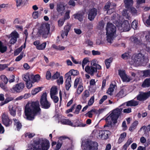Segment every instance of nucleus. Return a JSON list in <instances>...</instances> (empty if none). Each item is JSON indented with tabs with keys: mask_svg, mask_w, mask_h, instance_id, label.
<instances>
[{
	"mask_svg": "<svg viewBox=\"0 0 150 150\" xmlns=\"http://www.w3.org/2000/svg\"><path fill=\"white\" fill-rule=\"evenodd\" d=\"M40 110L39 102L28 103L25 109L26 119L30 120H33L35 115L40 114Z\"/></svg>",
	"mask_w": 150,
	"mask_h": 150,
	"instance_id": "f257e3e1",
	"label": "nucleus"
},
{
	"mask_svg": "<svg viewBox=\"0 0 150 150\" xmlns=\"http://www.w3.org/2000/svg\"><path fill=\"white\" fill-rule=\"evenodd\" d=\"M50 146L49 141L45 139H40L35 141L32 147L33 150H48Z\"/></svg>",
	"mask_w": 150,
	"mask_h": 150,
	"instance_id": "f03ea898",
	"label": "nucleus"
},
{
	"mask_svg": "<svg viewBox=\"0 0 150 150\" xmlns=\"http://www.w3.org/2000/svg\"><path fill=\"white\" fill-rule=\"evenodd\" d=\"M107 31V40L108 42L112 43L115 37L116 28L115 26L111 23H108L106 28Z\"/></svg>",
	"mask_w": 150,
	"mask_h": 150,
	"instance_id": "7ed1b4c3",
	"label": "nucleus"
},
{
	"mask_svg": "<svg viewBox=\"0 0 150 150\" xmlns=\"http://www.w3.org/2000/svg\"><path fill=\"white\" fill-rule=\"evenodd\" d=\"M122 109L118 108L114 110L111 114L105 119L106 122L110 124L112 123H116L118 118L122 114Z\"/></svg>",
	"mask_w": 150,
	"mask_h": 150,
	"instance_id": "20e7f679",
	"label": "nucleus"
},
{
	"mask_svg": "<svg viewBox=\"0 0 150 150\" xmlns=\"http://www.w3.org/2000/svg\"><path fill=\"white\" fill-rule=\"evenodd\" d=\"M38 32L44 38L50 36V25L47 23L41 24L39 28Z\"/></svg>",
	"mask_w": 150,
	"mask_h": 150,
	"instance_id": "39448f33",
	"label": "nucleus"
},
{
	"mask_svg": "<svg viewBox=\"0 0 150 150\" xmlns=\"http://www.w3.org/2000/svg\"><path fill=\"white\" fill-rule=\"evenodd\" d=\"M98 144L96 142L91 141H87L84 146V150H97Z\"/></svg>",
	"mask_w": 150,
	"mask_h": 150,
	"instance_id": "423d86ee",
	"label": "nucleus"
},
{
	"mask_svg": "<svg viewBox=\"0 0 150 150\" xmlns=\"http://www.w3.org/2000/svg\"><path fill=\"white\" fill-rule=\"evenodd\" d=\"M115 24L119 29L122 31H127L130 29V24L127 20L125 21L122 24L117 22Z\"/></svg>",
	"mask_w": 150,
	"mask_h": 150,
	"instance_id": "0eeeda50",
	"label": "nucleus"
},
{
	"mask_svg": "<svg viewBox=\"0 0 150 150\" xmlns=\"http://www.w3.org/2000/svg\"><path fill=\"white\" fill-rule=\"evenodd\" d=\"M24 86V84L23 83H19L14 85L11 89V91L15 93H20L23 91Z\"/></svg>",
	"mask_w": 150,
	"mask_h": 150,
	"instance_id": "6e6552de",
	"label": "nucleus"
},
{
	"mask_svg": "<svg viewBox=\"0 0 150 150\" xmlns=\"http://www.w3.org/2000/svg\"><path fill=\"white\" fill-rule=\"evenodd\" d=\"M144 56L141 53L138 54L134 56H133L131 59V64H140L144 60Z\"/></svg>",
	"mask_w": 150,
	"mask_h": 150,
	"instance_id": "1a4fd4ad",
	"label": "nucleus"
},
{
	"mask_svg": "<svg viewBox=\"0 0 150 150\" xmlns=\"http://www.w3.org/2000/svg\"><path fill=\"white\" fill-rule=\"evenodd\" d=\"M1 118L2 123L6 127H9L11 125L12 121L9 118L6 112L2 113Z\"/></svg>",
	"mask_w": 150,
	"mask_h": 150,
	"instance_id": "9d476101",
	"label": "nucleus"
},
{
	"mask_svg": "<svg viewBox=\"0 0 150 150\" xmlns=\"http://www.w3.org/2000/svg\"><path fill=\"white\" fill-rule=\"evenodd\" d=\"M40 102L42 106L45 108L47 109L50 107V103L47 100V94L46 93H44L42 94Z\"/></svg>",
	"mask_w": 150,
	"mask_h": 150,
	"instance_id": "9b49d317",
	"label": "nucleus"
},
{
	"mask_svg": "<svg viewBox=\"0 0 150 150\" xmlns=\"http://www.w3.org/2000/svg\"><path fill=\"white\" fill-rule=\"evenodd\" d=\"M65 6L63 2H60L57 4V10L61 16L64 13Z\"/></svg>",
	"mask_w": 150,
	"mask_h": 150,
	"instance_id": "f8f14e48",
	"label": "nucleus"
},
{
	"mask_svg": "<svg viewBox=\"0 0 150 150\" xmlns=\"http://www.w3.org/2000/svg\"><path fill=\"white\" fill-rule=\"evenodd\" d=\"M97 69H98L94 67L90 66L88 65L86 66L85 69L86 72L91 76H93L94 74L97 72Z\"/></svg>",
	"mask_w": 150,
	"mask_h": 150,
	"instance_id": "ddd939ff",
	"label": "nucleus"
},
{
	"mask_svg": "<svg viewBox=\"0 0 150 150\" xmlns=\"http://www.w3.org/2000/svg\"><path fill=\"white\" fill-rule=\"evenodd\" d=\"M150 96V91L146 93L141 92L137 96V99L139 101L146 100Z\"/></svg>",
	"mask_w": 150,
	"mask_h": 150,
	"instance_id": "4468645a",
	"label": "nucleus"
},
{
	"mask_svg": "<svg viewBox=\"0 0 150 150\" xmlns=\"http://www.w3.org/2000/svg\"><path fill=\"white\" fill-rule=\"evenodd\" d=\"M97 10L95 8L91 9L89 12L88 18L90 21L93 20L97 15Z\"/></svg>",
	"mask_w": 150,
	"mask_h": 150,
	"instance_id": "2eb2a0df",
	"label": "nucleus"
},
{
	"mask_svg": "<svg viewBox=\"0 0 150 150\" xmlns=\"http://www.w3.org/2000/svg\"><path fill=\"white\" fill-rule=\"evenodd\" d=\"M127 89L128 88L127 87L122 88L117 94L116 96L119 98H122L123 97L126 95Z\"/></svg>",
	"mask_w": 150,
	"mask_h": 150,
	"instance_id": "dca6fc26",
	"label": "nucleus"
},
{
	"mask_svg": "<svg viewBox=\"0 0 150 150\" xmlns=\"http://www.w3.org/2000/svg\"><path fill=\"white\" fill-rule=\"evenodd\" d=\"M126 103V105L127 106H137L138 105L139 102L138 101L134 100H132L127 102L126 103H125L121 105L120 107L123 106Z\"/></svg>",
	"mask_w": 150,
	"mask_h": 150,
	"instance_id": "f3484780",
	"label": "nucleus"
},
{
	"mask_svg": "<svg viewBox=\"0 0 150 150\" xmlns=\"http://www.w3.org/2000/svg\"><path fill=\"white\" fill-rule=\"evenodd\" d=\"M65 78L66 79L65 82L66 88L67 90H68L71 86V77L69 76L68 77L67 76H65Z\"/></svg>",
	"mask_w": 150,
	"mask_h": 150,
	"instance_id": "a211bd4d",
	"label": "nucleus"
},
{
	"mask_svg": "<svg viewBox=\"0 0 150 150\" xmlns=\"http://www.w3.org/2000/svg\"><path fill=\"white\" fill-rule=\"evenodd\" d=\"M60 122L63 124L68 125L73 127L76 126L73 125L70 120L68 119H62Z\"/></svg>",
	"mask_w": 150,
	"mask_h": 150,
	"instance_id": "6ab92c4d",
	"label": "nucleus"
},
{
	"mask_svg": "<svg viewBox=\"0 0 150 150\" xmlns=\"http://www.w3.org/2000/svg\"><path fill=\"white\" fill-rule=\"evenodd\" d=\"M79 74V72L77 70L74 69L71 70L68 72L66 73L65 76L68 77L69 76H71V75H73V76L77 75Z\"/></svg>",
	"mask_w": 150,
	"mask_h": 150,
	"instance_id": "aec40b11",
	"label": "nucleus"
},
{
	"mask_svg": "<svg viewBox=\"0 0 150 150\" xmlns=\"http://www.w3.org/2000/svg\"><path fill=\"white\" fill-rule=\"evenodd\" d=\"M102 133V130H94L93 132V134H94L95 136L99 139H101L102 135L101 133Z\"/></svg>",
	"mask_w": 150,
	"mask_h": 150,
	"instance_id": "412c9836",
	"label": "nucleus"
},
{
	"mask_svg": "<svg viewBox=\"0 0 150 150\" xmlns=\"http://www.w3.org/2000/svg\"><path fill=\"white\" fill-rule=\"evenodd\" d=\"M98 62L96 59H93L92 60L91 63V65L93 66L96 67V68L98 70H100L101 69V66L98 64Z\"/></svg>",
	"mask_w": 150,
	"mask_h": 150,
	"instance_id": "4be33fe9",
	"label": "nucleus"
},
{
	"mask_svg": "<svg viewBox=\"0 0 150 150\" xmlns=\"http://www.w3.org/2000/svg\"><path fill=\"white\" fill-rule=\"evenodd\" d=\"M13 38L17 40V39L19 38V35L17 32L16 31H14L8 36L9 38Z\"/></svg>",
	"mask_w": 150,
	"mask_h": 150,
	"instance_id": "5701e85b",
	"label": "nucleus"
},
{
	"mask_svg": "<svg viewBox=\"0 0 150 150\" xmlns=\"http://www.w3.org/2000/svg\"><path fill=\"white\" fill-rule=\"evenodd\" d=\"M142 86L143 88L148 87L150 86V78L145 79L142 84Z\"/></svg>",
	"mask_w": 150,
	"mask_h": 150,
	"instance_id": "b1692460",
	"label": "nucleus"
},
{
	"mask_svg": "<svg viewBox=\"0 0 150 150\" xmlns=\"http://www.w3.org/2000/svg\"><path fill=\"white\" fill-rule=\"evenodd\" d=\"M83 14L84 13L83 12L78 13L77 14H74V18L78 19L81 21L83 20Z\"/></svg>",
	"mask_w": 150,
	"mask_h": 150,
	"instance_id": "393cba45",
	"label": "nucleus"
},
{
	"mask_svg": "<svg viewBox=\"0 0 150 150\" xmlns=\"http://www.w3.org/2000/svg\"><path fill=\"white\" fill-rule=\"evenodd\" d=\"M115 86H116L115 85L111 84L107 91V93L110 95L112 96V95Z\"/></svg>",
	"mask_w": 150,
	"mask_h": 150,
	"instance_id": "a878e982",
	"label": "nucleus"
},
{
	"mask_svg": "<svg viewBox=\"0 0 150 150\" xmlns=\"http://www.w3.org/2000/svg\"><path fill=\"white\" fill-rule=\"evenodd\" d=\"M31 79L33 80L32 82H38L40 80V76L38 74L34 75L31 74L30 76Z\"/></svg>",
	"mask_w": 150,
	"mask_h": 150,
	"instance_id": "bb28decb",
	"label": "nucleus"
},
{
	"mask_svg": "<svg viewBox=\"0 0 150 150\" xmlns=\"http://www.w3.org/2000/svg\"><path fill=\"white\" fill-rule=\"evenodd\" d=\"M14 124L16 126L18 130H19L21 127L22 125L18 119L15 118L13 119Z\"/></svg>",
	"mask_w": 150,
	"mask_h": 150,
	"instance_id": "cd10ccee",
	"label": "nucleus"
},
{
	"mask_svg": "<svg viewBox=\"0 0 150 150\" xmlns=\"http://www.w3.org/2000/svg\"><path fill=\"white\" fill-rule=\"evenodd\" d=\"M8 108L10 114L13 117L15 116L16 115V110L11 105L9 106Z\"/></svg>",
	"mask_w": 150,
	"mask_h": 150,
	"instance_id": "c85d7f7f",
	"label": "nucleus"
},
{
	"mask_svg": "<svg viewBox=\"0 0 150 150\" xmlns=\"http://www.w3.org/2000/svg\"><path fill=\"white\" fill-rule=\"evenodd\" d=\"M102 135L101 139H107L108 137V131L105 130H102Z\"/></svg>",
	"mask_w": 150,
	"mask_h": 150,
	"instance_id": "c756f323",
	"label": "nucleus"
},
{
	"mask_svg": "<svg viewBox=\"0 0 150 150\" xmlns=\"http://www.w3.org/2000/svg\"><path fill=\"white\" fill-rule=\"evenodd\" d=\"M30 76V75L28 73L24 74L22 76L23 80L25 82L30 81L31 79Z\"/></svg>",
	"mask_w": 150,
	"mask_h": 150,
	"instance_id": "7c9ffc66",
	"label": "nucleus"
},
{
	"mask_svg": "<svg viewBox=\"0 0 150 150\" xmlns=\"http://www.w3.org/2000/svg\"><path fill=\"white\" fill-rule=\"evenodd\" d=\"M80 84H82L81 82V79L79 78L76 79L74 81V88H76Z\"/></svg>",
	"mask_w": 150,
	"mask_h": 150,
	"instance_id": "2f4dec72",
	"label": "nucleus"
},
{
	"mask_svg": "<svg viewBox=\"0 0 150 150\" xmlns=\"http://www.w3.org/2000/svg\"><path fill=\"white\" fill-rule=\"evenodd\" d=\"M124 2L126 8H129L130 6L133 4V0H124Z\"/></svg>",
	"mask_w": 150,
	"mask_h": 150,
	"instance_id": "473e14b6",
	"label": "nucleus"
},
{
	"mask_svg": "<svg viewBox=\"0 0 150 150\" xmlns=\"http://www.w3.org/2000/svg\"><path fill=\"white\" fill-rule=\"evenodd\" d=\"M124 82H128L132 80V78L127 74L121 79Z\"/></svg>",
	"mask_w": 150,
	"mask_h": 150,
	"instance_id": "72a5a7b5",
	"label": "nucleus"
},
{
	"mask_svg": "<svg viewBox=\"0 0 150 150\" xmlns=\"http://www.w3.org/2000/svg\"><path fill=\"white\" fill-rule=\"evenodd\" d=\"M126 136V134L125 132H124L120 134V137L118 140V142L119 144L122 143L124 140L125 137Z\"/></svg>",
	"mask_w": 150,
	"mask_h": 150,
	"instance_id": "f704fd0d",
	"label": "nucleus"
},
{
	"mask_svg": "<svg viewBox=\"0 0 150 150\" xmlns=\"http://www.w3.org/2000/svg\"><path fill=\"white\" fill-rule=\"evenodd\" d=\"M57 93V88L55 87H52L51 89L50 92L51 97L55 95Z\"/></svg>",
	"mask_w": 150,
	"mask_h": 150,
	"instance_id": "c9c22d12",
	"label": "nucleus"
},
{
	"mask_svg": "<svg viewBox=\"0 0 150 150\" xmlns=\"http://www.w3.org/2000/svg\"><path fill=\"white\" fill-rule=\"evenodd\" d=\"M138 124V122L137 121H135L131 125L130 127L129 128V129L130 131H132L135 129Z\"/></svg>",
	"mask_w": 150,
	"mask_h": 150,
	"instance_id": "e433bc0d",
	"label": "nucleus"
},
{
	"mask_svg": "<svg viewBox=\"0 0 150 150\" xmlns=\"http://www.w3.org/2000/svg\"><path fill=\"white\" fill-rule=\"evenodd\" d=\"M83 89L82 84H80L78 86L76 92L79 95L82 92Z\"/></svg>",
	"mask_w": 150,
	"mask_h": 150,
	"instance_id": "4c0bfd02",
	"label": "nucleus"
},
{
	"mask_svg": "<svg viewBox=\"0 0 150 150\" xmlns=\"http://www.w3.org/2000/svg\"><path fill=\"white\" fill-rule=\"evenodd\" d=\"M133 141L131 138H129L127 142L123 146L124 149H127L128 146L133 142Z\"/></svg>",
	"mask_w": 150,
	"mask_h": 150,
	"instance_id": "58836bf2",
	"label": "nucleus"
},
{
	"mask_svg": "<svg viewBox=\"0 0 150 150\" xmlns=\"http://www.w3.org/2000/svg\"><path fill=\"white\" fill-rule=\"evenodd\" d=\"M122 15L125 17L126 19H129L130 18V15L127 13V10L125 9L123 10L122 12Z\"/></svg>",
	"mask_w": 150,
	"mask_h": 150,
	"instance_id": "ea45409f",
	"label": "nucleus"
},
{
	"mask_svg": "<svg viewBox=\"0 0 150 150\" xmlns=\"http://www.w3.org/2000/svg\"><path fill=\"white\" fill-rule=\"evenodd\" d=\"M7 47L3 45L2 42L0 41V52L2 53H4L7 50Z\"/></svg>",
	"mask_w": 150,
	"mask_h": 150,
	"instance_id": "a19ab883",
	"label": "nucleus"
},
{
	"mask_svg": "<svg viewBox=\"0 0 150 150\" xmlns=\"http://www.w3.org/2000/svg\"><path fill=\"white\" fill-rule=\"evenodd\" d=\"M89 91L87 90H85L82 94V98L83 100H85L89 96Z\"/></svg>",
	"mask_w": 150,
	"mask_h": 150,
	"instance_id": "79ce46f5",
	"label": "nucleus"
},
{
	"mask_svg": "<svg viewBox=\"0 0 150 150\" xmlns=\"http://www.w3.org/2000/svg\"><path fill=\"white\" fill-rule=\"evenodd\" d=\"M149 66L150 67V64H149ZM143 74V76L145 77L150 76V69H147L144 70L142 71Z\"/></svg>",
	"mask_w": 150,
	"mask_h": 150,
	"instance_id": "37998d69",
	"label": "nucleus"
},
{
	"mask_svg": "<svg viewBox=\"0 0 150 150\" xmlns=\"http://www.w3.org/2000/svg\"><path fill=\"white\" fill-rule=\"evenodd\" d=\"M52 47L55 49L60 51L64 50L65 49L64 47L60 45L56 46L55 45H53Z\"/></svg>",
	"mask_w": 150,
	"mask_h": 150,
	"instance_id": "c03bdc74",
	"label": "nucleus"
},
{
	"mask_svg": "<svg viewBox=\"0 0 150 150\" xmlns=\"http://www.w3.org/2000/svg\"><path fill=\"white\" fill-rule=\"evenodd\" d=\"M71 28V26L69 24L65 25L64 28V31L65 32V35H68Z\"/></svg>",
	"mask_w": 150,
	"mask_h": 150,
	"instance_id": "a18cd8bd",
	"label": "nucleus"
},
{
	"mask_svg": "<svg viewBox=\"0 0 150 150\" xmlns=\"http://www.w3.org/2000/svg\"><path fill=\"white\" fill-rule=\"evenodd\" d=\"M118 74L121 79L126 74L125 71L121 69L118 70Z\"/></svg>",
	"mask_w": 150,
	"mask_h": 150,
	"instance_id": "49530a36",
	"label": "nucleus"
},
{
	"mask_svg": "<svg viewBox=\"0 0 150 150\" xmlns=\"http://www.w3.org/2000/svg\"><path fill=\"white\" fill-rule=\"evenodd\" d=\"M46 45V42H44L40 45L37 46V49L39 50H43L45 47Z\"/></svg>",
	"mask_w": 150,
	"mask_h": 150,
	"instance_id": "de8ad7c7",
	"label": "nucleus"
},
{
	"mask_svg": "<svg viewBox=\"0 0 150 150\" xmlns=\"http://www.w3.org/2000/svg\"><path fill=\"white\" fill-rule=\"evenodd\" d=\"M138 22L136 20H134L132 22V27L134 29H137L138 27Z\"/></svg>",
	"mask_w": 150,
	"mask_h": 150,
	"instance_id": "09e8293b",
	"label": "nucleus"
},
{
	"mask_svg": "<svg viewBox=\"0 0 150 150\" xmlns=\"http://www.w3.org/2000/svg\"><path fill=\"white\" fill-rule=\"evenodd\" d=\"M111 62L112 59L110 58L106 59L105 61V64L107 69H108L110 67Z\"/></svg>",
	"mask_w": 150,
	"mask_h": 150,
	"instance_id": "8fccbe9b",
	"label": "nucleus"
},
{
	"mask_svg": "<svg viewBox=\"0 0 150 150\" xmlns=\"http://www.w3.org/2000/svg\"><path fill=\"white\" fill-rule=\"evenodd\" d=\"M41 90V87H38L34 89L32 91V93L33 95H35Z\"/></svg>",
	"mask_w": 150,
	"mask_h": 150,
	"instance_id": "3c124183",
	"label": "nucleus"
},
{
	"mask_svg": "<svg viewBox=\"0 0 150 150\" xmlns=\"http://www.w3.org/2000/svg\"><path fill=\"white\" fill-rule=\"evenodd\" d=\"M23 48V46H21L20 47L17 49L14 52V54L15 55H17L22 50Z\"/></svg>",
	"mask_w": 150,
	"mask_h": 150,
	"instance_id": "603ef678",
	"label": "nucleus"
},
{
	"mask_svg": "<svg viewBox=\"0 0 150 150\" xmlns=\"http://www.w3.org/2000/svg\"><path fill=\"white\" fill-rule=\"evenodd\" d=\"M133 4L131 5V6H130L128 8H126L127 9L129 10V9L130 10L131 12L132 13H135L137 12V11L136 9L132 7V6Z\"/></svg>",
	"mask_w": 150,
	"mask_h": 150,
	"instance_id": "864d4df0",
	"label": "nucleus"
},
{
	"mask_svg": "<svg viewBox=\"0 0 150 150\" xmlns=\"http://www.w3.org/2000/svg\"><path fill=\"white\" fill-rule=\"evenodd\" d=\"M81 108V106L80 105H78L76 107V109L74 113L76 114H78L79 113Z\"/></svg>",
	"mask_w": 150,
	"mask_h": 150,
	"instance_id": "5fc2aeb1",
	"label": "nucleus"
},
{
	"mask_svg": "<svg viewBox=\"0 0 150 150\" xmlns=\"http://www.w3.org/2000/svg\"><path fill=\"white\" fill-rule=\"evenodd\" d=\"M16 6L17 7L21 6L23 4V0H16Z\"/></svg>",
	"mask_w": 150,
	"mask_h": 150,
	"instance_id": "6e6d98bb",
	"label": "nucleus"
},
{
	"mask_svg": "<svg viewBox=\"0 0 150 150\" xmlns=\"http://www.w3.org/2000/svg\"><path fill=\"white\" fill-rule=\"evenodd\" d=\"M70 12V11L67 10L66 12L65 15L64 17V18L63 19L65 21V20L68 19L70 18L69 13Z\"/></svg>",
	"mask_w": 150,
	"mask_h": 150,
	"instance_id": "4d7b16f0",
	"label": "nucleus"
},
{
	"mask_svg": "<svg viewBox=\"0 0 150 150\" xmlns=\"http://www.w3.org/2000/svg\"><path fill=\"white\" fill-rule=\"evenodd\" d=\"M59 73L56 72L52 76V78L54 79H57L60 76Z\"/></svg>",
	"mask_w": 150,
	"mask_h": 150,
	"instance_id": "13d9d810",
	"label": "nucleus"
},
{
	"mask_svg": "<svg viewBox=\"0 0 150 150\" xmlns=\"http://www.w3.org/2000/svg\"><path fill=\"white\" fill-rule=\"evenodd\" d=\"M15 76L14 75L11 76L8 79V82L10 83L13 82L15 81Z\"/></svg>",
	"mask_w": 150,
	"mask_h": 150,
	"instance_id": "bf43d9fd",
	"label": "nucleus"
},
{
	"mask_svg": "<svg viewBox=\"0 0 150 150\" xmlns=\"http://www.w3.org/2000/svg\"><path fill=\"white\" fill-rule=\"evenodd\" d=\"M1 78L4 82L5 84H6L8 81V79L4 75H2L1 76Z\"/></svg>",
	"mask_w": 150,
	"mask_h": 150,
	"instance_id": "052dcab7",
	"label": "nucleus"
},
{
	"mask_svg": "<svg viewBox=\"0 0 150 150\" xmlns=\"http://www.w3.org/2000/svg\"><path fill=\"white\" fill-rule=\"evenodd\" d=\"M64 20L63 19H60L58 21L59 26V27L62 26L64 24Z\"/></svg>",
	"mask_w": 150,
	"mask_h": 150,
	"instance_id": "680f3d73",
	"label": "nucleus"
},
{
	"mask_svg": "<svg viewBox=\"0 0 150 150\" xmlns=\"http://www.w3.org/2000/svg\"><path fill=\"white\" fill-rule=\"evenodd\" d=\"M130 39L131 41L134 43L136 44H137L138 43V39L135 37H132L130 38Z\"/></svg>",
	"mask_w": 150,
	"mask_h": 150,
	"instance_id": "e2e57ef3",
	"label": "nucleus"
},
{
	"mask_svg": "<svg viewBox=\"0 0 150 150\" xmlns=\"http://www.w3.org/2000/svg\"><path fill=\"white\" fill-rule=\"evenodd\" d=\"M6 85L5 84H4L2 83H1L0 84V86L4 91H7L8 90V89Z\"/></svg>",
	"mask_w": 150,
	"mask_h": 150,
	"instance_id": "0e129e2a",
	"label": "nucleus"
},
{
	"mask_svg": "<svg viewBox=\"0 0 150 150\" xmlns=\"http://www.w3.org/2000/svg\"><path fill=\"white\" fill-rule=\"evenodd\" d=\"M57 81L59 85L62 84L63 82V77L62 76H60Z\"/></svg>",
	"mask_w": 150,
	"mask_h": 150,
	"instance_id": "69168bd1",
	"label": "nucleus"
},
{
	"mask_svg": "<svg viewBox=\"0 0 150 150\" xmlns=\"http://www.w3.org/2000/svg\"><path fill=\"white\" fill-rule=\"evenodd\" d=\"M26 82V86L29 89L32 87V84L30 80Z\"/></svg>",
	"mask_w": 150,
	"mask_h": 150,
	"instance_id": "338daca9",
	"label": "nucleus"
},
{
	"mask_svg": "<svg viewBox=\"0 0 150 150\" xmlns=\"http://www.w3.org/2000/svg\"><path fill=\"white\" fill-rule=\"evenodd\" d=\"M94 96L92 97L88 102V105L91 106L93 103L94 101Z\"/></svg>",
	"mask_w": 150,
	"mask_h": 150,
	"instance_id": "774afa93",
	"label": "nucleus"
}]
</instances>
